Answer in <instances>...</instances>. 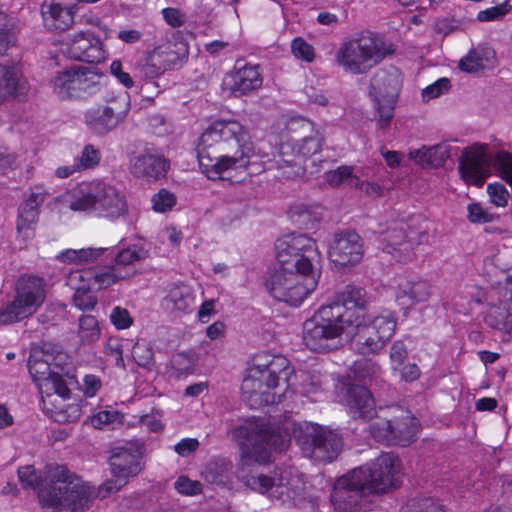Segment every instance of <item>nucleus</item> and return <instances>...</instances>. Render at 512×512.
Returning <instances> with one entry per match:
<instances>
[{
  "label": "nucleus",
  "mask_w": 512,
  "mask_h": 512,
  "mask_svg": "<svg viewBox=\"0 0 512 512\" xmlns=\"http://www.w3.org/2000/svg\"><path fill=\"white\" fill-rule=\"evenodd\" d=\"M106 251H108L107 248L68 249L61 253L59 258L63 262L85 265L93 263Z\"/></svg>",
  "instance_id": "nucleus-39"
},
{
  "label": "nucleus",
  "mask_w": 512,
  "mask_h": 512,
  "mask_svg": "<svg viewBox=\"0 0 512 512\" xmlns=\"http://www.w3.org/2000/svg\"><path fill=\"white\" fill-rule=\"evenodd\" d=\"M313 275H302L294 270L274 269L269 272L265 286L271 296L291 306H298L316 287Z\"/></svg>",
  "instance_id": "nucleus-15"
},
{
  "label": "nucleus",
  "mask_w": 512,
  "mask_h": 512,
  "mask_svg": "<svg viewBox=\"0 0 512 512\" xmlns=\"http://www.w3.org/2000/svg\"><path fill=\"white\" fill-rule=\"evenodd\" d=\"M196 152L201 172L212 181L231 170H248L255 157L263 165L270 162L268 154L255 151L249 130L234 119L212 122L199 137Z\"/></svg>",
  "instance_id": "nucleus-3"
},
{
  "label": "nucleus",
  "mask_w": 512,
  "mask_h": 512,
  "mask_svg": "<svg viewBox=\"0 0 512 512\" xmlns=\"http://www.w3.org/2000/svg\"><path fill=\"white\" fill-rule=\"evenodd\" d=\"M45 299L43 280L37 276H21L16 282V296L6 307H0V325L20 322L42 305Z\"/></svg>",
  "instance_id": "nucleus-12"
},
{
  "label": "nucleus",
  "mask_w": 512,
  "mask_h": 512,
  "mask_svg": "<svg viewBox=\"0 0 512 512\" xmlns=\"http://www.w3.org/2000/svg\"><path fill=\"white\" fill-rule=\"evenodd\" d=\"M119 417L117 412L111 411H100L91 418V424L97 429H102L105 425L114 423Z\"/></svg>",
  "instance_id": "nucleus-63"
},
{
  "label": "nucleus",
  "mask_w": 512,
  "mask_h": 512,
  "mask_svg": "<svg viewBox=\"0 0 512 512\" xmlns=\"http://www.w3.org/2000/svg\"><path fill=\"white\" fill-rule=\"evenodd\" d=\"M28 369L40 392L47 396L56 394L63 399H68L70 398L71 388L78 384L75 376H67V378L56 376L57 372H54L49 366V361L43 349H36L31 352Z\"/></svg>",
  "instance_id": "nucleus-16"
},
{
  "label": "nucleus",
  "mask_w": 512,
  "mask_h": 512,
  "mask_svg": "<svg viewBox=\"0 0 512 512\" xmlns=\"http://www.w3.org/2000/svg\"><path fill=\"white\" fill-rule=\"evenodd\" d=\"M468 219L473 224L493 221L492 214L488 213L480 203H470L467 207Z\"/></svg>",
  "instance_id": "nucleus-57"
},
{
  "label": "nucleus",
  "mask_w": 512,
  "mask_h": 512,
  "mask_svg": "<svg viewBox=\"0 0 512 512\" xmlns=\"http://www.w3.org/2000/svg\"><path fill=\"white\" fill-rule=\"evenodd\" d=\"M293 373L286 357L268 352L255 354L241 384L242 400L254 409L280 403L283 394L277 390L289 387Z\"/></svg>",
  "instance_id": "nucleus-6"
},
{
  "label": "nucleus",
  "mask_w": 512,
  "mask_h": 512,
  "mask_svg": "<svg viewBox=\"0 0 512 512\" xmlns=\"http://www.w3.org/2000/svg\"><path fill=\"white\" fill-rule=\"evenodd\" d=\"M399 472V458L393 453H382L371 463L338 478L331 493V503L340 512L352 511L362 498L395 489Z\"/></svg>",
  "instance_id": "nucleus-4"
},
{
  "label": "nucleus",
  "mask_w": 512,
  "mask_h": 512,
  "mask_svg": "<svg viewBox=\"0 0 512 512\" xmlns=\"http://www.w3.org/2000/svg\"><path fill=\"white\" fill-rule=\"evenodd\" d=\"M273 157L278 169L296 166L299 154H297L294 139L281 142L278 146L276 154H273Z\"/></svg>",
  "instance_id": "nucleus-43"
},
{
  "label": "nucleus",
  "mask_w": 512,
  "mask_h": 512,
  "mask_svg": "<svg viewBox=\"0 0 512 512\" xmlns=\"http://www.w3.org/2000/svg\"><path fill=\"white\" fill-rule=\"evenodd\" d=\"M97 209L107 218H117L128 212L126 199L113 186L102 181Z\"/></svg>",
  "instance_id": "nucleus-27"
},
{
  "label": "nucleus",
  "mask_w": 512,
  "mask_h": 512,
  "mask_svg": "<svg viewBox=\"0 0 512 512\" xmlns=\"http://www.w3.org/2000/svg\"><path fill=\"white\" fill-rule=\"evenodd\" d=\"M495 52L488 46H478L470 49L468 53L459 60L458 68L466 73H476L485 68L484 61L494 57Z\"/></svg>",
  "instance_id": "nucleus-34"
},
{
  "label": "nucleus",
  "mask_w": 512,
  "mask_h": 512,
  "mask_svg": "<svg viewBox=\"0 0 512 512\" xmlns=\"http://www.w3.org/2000/svg\"><path fill=\"white\" fill-rule=\"evenodd\" d=\"M144 452V443L131 440L124 446L116 447L109 458L111 472L114 477H120L122 483H127L129 477L137 476L142 470L140 459Z\"/></svg>",
  "instance_id": "nucleus-20"
},
{
  "label": "nucleus",
  "mask_w": 512,
  "mask_h": 512,
  "mask_svg": "<svg viewBox=\"0 0 512 512\" xmlns=\"http://www.w3.org/2000/svg\"><path fill=\"white\" fill-rule=\"evenodd\" d=\"M46 357L49 361V366L53 369L54 372H57L56 376H60V378H67V376H75L71 372V363L69 362V357L65 352L54 350L50 347L43 348Z\"/></svg>",
  "instance_id": "nucleus-42"
},
{
  "label": "nucleus",
  "mask_w": 512,
  "mask_h": 512,
  "mask_svg": "<svg viewBox=\"0 0 512 512\" xmlns=\"http://www.w3.org/2000/svg\"><path fill=\"white\" fill-rule=\"evenodd\" d=\"M490 156L484 145L466 148L459 160L461 178L470 185L481 187L489 175Z\"/></svg>",
  "instance_id": "nucleus-21"
},
{
  "label": "nucleus",
  "mask_w": 512,
  "mask_h": 512,
  "mask_svg": "<svg viewBox=\"0 0 512 512\" xmlns=\"http://www.w3.org/2000/svg\"><path fill=\"white\" fill-rule=\"evenodd\" d=\"M48 195L43 186H35L23 199L18 208L17 224H36L39 220L40 208Z\"/></svg>",
  "instance_id": "nucleus-29"
},
{
  "label": "nucleus",
  "mask_w": 512,
  "mask_h": 512,
  "mask_svg": "<svg viewBox=\"0 0 512 512\" xmlns=\"http://www.w3.org/2000/svg\"><path fill=\"white\" fill-rule=\"evenodd\" d=\"M367 304L368 296L366 290L360 286L348 284L338 293L337 301L322 305L315 313H320L322 309L334 306H343L346 310L362 313Z\"/></svg>",
  "instance_id": "nucleus-30"
},
{
  "label": "nucleus",
  "mask_w": 512,
  "mask_h": 512,
  "mask_svg": "<svg viewBox=\"0 0 512 512\" xmlns=\"http://www.w3.org/2000/svg\"><path fill=\"white\" fill-rule=\"evenodd\" d=\"M132 356L136 363L142 367H148L153 363L154 352L151 346L146 342L138 341L132 349Z\"/></svg>",
  "instance_id": "nucleus-51"
},
{
  "label": "nucleus",
  "mask_w": 512,
  "mask_h": 512,
  "mask_svg": "<svg viewBox=\"0 0 512 512\" xmlns=\"http://www.w3.org/2000/svg\"><path fill=\"white\" fill-rule=\"evenodd\" d=\"M73 303L80 310H92L97 304V297L91 293L90 288L79 287L74 293Z\"/></svg>",
  "instance_id": "nucleus-52"
},
{
  "label": "nucleus",
  "mask_w": 512,
  "mask_h": 512,
  "mask_svg": "<svg viewBox=\"0 0 512 512\" xmlns=\"http://www.w3.org/2000/svg\"><path fill=\"white\" fill-rule=\"evenodd\" d=\"M189 45L181 31H173L166 35L162 44V73L167 70H178L187 61Z\"/></svg>",
  "instance_id": "nucleus-24"
},
{
  "label": "nucleus",
  "mask_w": 512,
  "mask_h": 512,
  "mask_svg": "<svg viewBox=\"0 0 512 512\" xmlns=\"http://www.w3.org/2000/svg\"><path fill=\"white\" fill-rule=\"evenodd\" d=\"M110 320L117 329H127L133 323V319L128 310L120 306H116L112 309Z\"/></svg>",
  "instance_id": "nucleus-58"
},
{
  "label": "nucleus",
  "mask_w": 512,
  "mask_h": 512,
  "mask_svg": "<svg viewBox=\"0 0 512 512\" xmlns=\"http://www.w3.org/2000/svg\"><path fill=\"white\" fill-rule=\"evenodd\" d=\"M102 181L92 180L77 183L71 189L55 198V202L67 206L73 212H86L97 209Z\"/></svg>",
  "instance_id": "nucleus-22"
},
{
  "label": "nucleus",
  "mask_w": 512,
  "mask_h": 512,
  "mask_svg": "<svg viewBox=\"0 0 512 512\" xmlns=\"http://www.w3.org/2000/svg\"><path fill=\"white\" fill-rule=\"evenodd\" d=\"M450 87L451 84L448 78H440L422 90V98L425 101H429L448 92Z\"/></svg>",
  "instance_id": "nucleus-54"
},
{
  "label": "nucleus",
  "mask_w": 512,
  "mask_h": 512,
  "mask_svg": "<svg viewBox=\"0 0 512 512\" xmlns=\"http://www.w3.org/2000/svg\"><path fill=\"white\" fill-rule=\"evenodd\" d=\"M507 12L508 9L504 4L492 6L485 10L479 11L477 14V20L482 22L498 20L502 18Z\"/></svg>",
  "instance_id": "nucleus-62"
},
{
  "label": "nucleus",
  "mask_w": 512,
  "mask_h": 512,
  "mask_svg": "<svg viewBox=\"0 0 512 512\" xmlns=\"http://www.w3.org/2000/svg\"><path fill=\"white\" fill-rule=\"evenodd\" d=\"M232 436L241 448L238 468L241 482L251 490L267 495L272 501L295 504L302 492L297 480L280 471L265 475L257 469V465L269 462L272 450L284 451L289 445V438L272 430L263 420L236 427Z\"/></svg>",
  "instance_id": "nucleus-2"
},
{
  "label": "nucleus",
  "mask_w": 512,
  "mask_h": 512,
  "mask_svg": "<svg viewBox=\"0 0 512 512\" xmlns=\"http://www.w3.org/2000/svg\"><path fill=\"white\" fill-rule=\"evenodd\" d=\"M352 177L357 179L353 175V168L347 165H341L324 173V179L330 187H339L345 180Z\"/></svg>",
  "instance_id": "nucleus-50"
},
{
  "label": "nucleus",
  "mask_w": 512,
  "mask_h": 512,
  "mask_svg": "<svg viewBox=\"0 0 512 512\" xmlns=\"http://www.w3.org/2000/svg\"><path fill=\"white\" fill-rule=\"evenodd\" d=\"M162 17L168 25L174 28L181 27L186 20V14L178 8L162 9Z\"/></svg>",
  "instance_id": "nucleus-61"
},
{
  "label": "nucleus",
  "mask_w": 512,
  "mask_h": 512,
  "mask_svg": "<svg viewBox=\"0 0 512 512\" xmlns=\"http://www.w3.org/2000/svg\"><path fill=\"white\" fill-rule=\"evenodd\" d=\"M18 477L24 488L38 489L42 507L76 511L88 508L92 501L90 487L69 474L64 466H48L44 480L31 466H24L18 469Z\"/></svg>",
  "instance_id": "nucleus-5"
},
{
  "label": "nucleus",
  "mask_w": 512,
  "mask_h": 512,
  "mask_svg": "<svg viewBox=\"0 0 512 512\" xmlns=\"http://www.w3.org/2000/svg\"><path fill=\"white\" fill-rule=\"evenodd\" d=\"M486 322L494 329L509 333L512 331V312L507 305L492 307L486 316Z\"/></svg>",
  "instance_id": "nucleus-41"
},
{
  "label": "nucleus",
  "mask_w": 512,
  "mask_h": 512,
  "mask_svg": "<svg viewBox=\"0 0 512 512\" xmlns=\"http://www.w3.org/2000/svg\"><path fill=\"white\" fill-rule=\"evenodd\" d=\"M407 356L408 351L406 345L400 340L395 341L390 348V360L392 368L394 370H398L399 367L403 365Z\"/></svg>",
  "instance_id": "nucleus-59"
},
{
  "label": "nucleus",
  "mask_w": 512,
  "mask_h": 512,
  "mask_svg": "<svg viewBox=\"0 0 512 512\" xmlns=\"http://www.w3.org/2000/svg\"><path fill=\"white\" fill-rule=\"evenodd\" d=\"M78 335L82 343L92 344L100 337V328L97 319L92 315H83L79 318Z\"/></svg>",
  "instance_id": "nucleus-45"
},
{
  "label": "nucleus",
  "mask_w": 512,
  "mask_h": 512,
  "mask_svg": "<svg viewBox=\"0 0 512 512\" xmlns=\"http://www.w3.org/2000/svg\"><path fill=\"white\" fill-rule=\"evenodd\" d=\"M26 84L14 66L0 65V103L11 98L24 97L27 94Z\"/></svg>",
  "instance_id": "nucleus-28"
},
{
  "label": "nucleus",
  "mask_w": 512,
  "mask_h": 512,
  "mask_svg": "<svg viewBox=\"0 0 512 512\" xmlns=\"http://www.w3.org/2000/svg\"><path fill=\"white\" fill-rule=\"evenodd\" d=\"M380 411L383 416H377L369 425V433L376 441L405 447L416 440L419 423L408 409L395 405Z\"/></svg>",
  "instance_id": "nucleus-8"
},
{
  "label": "nucleus",
  "mask_w": 512,
  "mask_h": 512,
  "mask_svg": "<svg viewBox=\"0 0 512 512\" xmlns=\"http://www.w3.org/2000/svg\"><path fill=\"white\" fill-rule=\"evenodd\" d=\"M450 157V146L446 143L434 146H423L409 152V158L424 168H438L445 164Z\"/></svg>",
  "instance_id": "nucleus-32"
},
{
  "label": "nucleus",
  "mask_w": 512,
  "mask_h": 512,
  "mask_svg": "<svg viewBox=\"0 0 512 512\" xmlns=\"http://www.w3.org/2000/svg\"><path fill=\"white\" fill-rule=\"evenodd\" d=\"M328 257L337 268L359 263L363 257V243L359 234L353 229L336 232L329 244Z\"/></svg>",
  "instance_id": "nucleus-18"
},
{
  "label": "nucleus",
  "mask_w": 512,
  "mask_h": 512,
  "mask_svg": "<svg viewBox=\"0 0 512 512\" xmlns=\"http://www.w3.org/2000/svg\"><path fill=\"white\" fill-rule=\"evenodd\" d=\"M137 67L140 75L146 81H151L155 86H158L157 80L160 77V46L145 51Z\"/></svg>",
  "instance_id": "nucleus-36"
},
{
  "label": "nucleus",
  "mask_w": 512,
  "mask_h": 512,
  "mask_svg": "<svg viewBox=\"0 0 512 512\" xmlns=\"http://www.w3.org/2000/svg\"><path fill=\"white\" fill-rule=\"evenodd\" d=\"M59 45L60 52L74 61L93 64L100 63L106 58L102 41L90 30L68 35L60 41Z\"/></svg>",
  "instance_id": "nucleus-17"
},
{
  "label": "nucleus",
  "mask_w": 512,
  "mask_h": 512,
  "mask_svg": "<svg viewBox=\"0 0 512 512\" xmlns=\"http://www.w3.org/2000/svg\"><path fill=\"white\" fill-rule=\"evenodd\" d=\"M302 125L309 130V134L303 136L300 140H294V143L299 157L307 159L321 151L324 138L310 120H303Z\"/></svg>",
  "instance_id": "nucleus-33"
},
{
  "label": "nucleus",
  "mask_w": 512,
  "mask_h": 512,
  "mask_svg": "<svg viewBox=\"0 0 512 512\" xmlns=\"http://www.w3.org/2000/svg\"><path fill=\"white\" fill-rule=\"evenodd\" d=\"M110 73L125 88L130 89L134 86V81L129 73L123 71L122 62L120 60L112 61L110 65Z\"/></svg>",
  "instance_id": "nucleus-60"
},
{
  "label": "nucleus",
  "mask_w": 512,
  "mask_h": 512,
  "mask_svg": "<svg viewBox=\"0 0 512 512\" xmlns=\"http://www.w3.org/2000/svg\"><path fill=\"white\" fill-rule=\"evenodd\" d=\"M293 55L304 62L311 63L315 58V49L302 37H296L291 42Z\"/></svg>",
  "instance_id": "nucleus-49"
},
{
  "label": "nucleus",
  "mask_w": 512,
  "mask_h": 512,
  "mask_svg": "<svg viewBox=\"0 0 512 512\" xmlns=\"http://www.w3.org/2000/svg\"><path fill=\"white\" fill-rule=\"evenodd\" d=\"M431 294V285L426 280L417 278L399 283L395 297L399 305L409 309L417 303L427 301Z\"/></svg>",
  "instance_id": "nucleus-26"
},
{
  "label": "nucleus",
  "mask_w": 512,
  "mask_h": 512,
  "mask_svg": "<svg viewBox=\"0 0 512 512\" xmlns=\"http://www.w3.org/2000/svg\"><path fill=\"white\" fill-rule=\"evenodd\" d=\"M294 436L303 455L317 462L330 463L342 450L341 437L331 429L305 422L294 429Z\"/></svg>",
  "instance_id": "nucleus-9"
},
{
  "label": "nucleus",
  "mask_w": 512,
  "mask_h": 512,
  "mask_svg": "<svg viewBox=\"0 0 512 512\" xmlns=\"http://www.w3.org/2000/svg\"><path fill=\"white\" fill-rule=\"evenodd\" d=\"M102 77L88 67L73 65L56 72L51 86L61 100H85L99 91Z\"/></svg>",
  "instance_id": "nucleus-10"
},
{
  "label": "nucleus",
  "mask_w": 512,
  "mask_h": 512,
  "mask_svg": "<svg viewBox=\"0 0 512 512\" xmlns=\"http://www.w3.org/2000/svg\"><path fill=\"white\" fill-rule=\"evenodd\" d=\"M198 357L195 351L188 350L175 353L171 358V368L177 373V376L187 375L194 371Z\"/></svg>",
  "instance_id": "nucleus-44"
},
{
  "label": "nucleus",
  "mask_w": 512,
  "mask_h": 512,
  "mask_svg": "<svg viewBox=\"0 0 512 512\" xmlns=\"http://www.w3.org/2000/svg\"><path fill=\"white\" fill-rule=\"evenodd\" d=\"M199 447V442L196 438H185L178 442L174 449L182 457H186L194 452Z\"/></svg>",
  "instance_id": "nucleus-64"
},
{
  "label": "nucleus",
  "mask_w": 512,
  "mask_h": 512,
  "mask_svg": "<svg viewBox=\"0 0 512 512\" xmlns=\"http://www.w3.org/2000/svg\"><path fill=\"white\" fill-rule=\"evenodd\" d=\"M391 45L373 34H361L345 39L335 53V60L344 72L354 75L366 74L393 54Z\"/></svg>",
  "instance_id": "nucleus-7"
},
{
  "label": "nucleus",
  "mask_w": 512,
  "mask_h": 512,
  "mask_svg": "<svg viewBox=\"0 0 512 512\" xmlns=\"http://www.w3.org/2000/svg\"><path fill=\"white\" fill-rule=\"evenodd\" d=\"M232 469V463L223 458H217L210 460L204 471V479L218 486H224L229 480V473Z\"/></svg>",
  "instance_id": "nucleus-37"
},
{
  "label": "nucleus",
  "mask_w": 512,
  "mask_h": 512,
  "mask_svg": "<svg viewBox=\"0 0 512 512\" xmlns=\"http://www.w3.org/2000/svg\"><path fill=\"white\" fill-rule=\"evenodd\" d=\"M129 111V94L109 91L103 97L102 103L84 112V122L92 133L104 136L122 124Z\"/></svg>",
  "instance_id": "nucleus-11"
},
{
  "label": "nucleus",
  "mask_w": 512,
  "mask_h": 512,
  "mask_svg": "<svg viewBox=\"0 0 512 512\" xmlns=\"http://www.w3.org/2000/svg\"><path fill=\"white\" fill-rule=\"evenodd\" d=\"M405 231L403 226H394L387 229L382 239V249L387 253H393L394 250L403 246L406 247Z\"/></svg>",
  "instance_id": "nucleus-46"
},
{
  "label": "nucleus",
  "mask_w": 512,
  "mask_h": 512,
  "mask_svg": "<svg viewBox=\"0 0 512 512\" xmlns=\"http://www.w3.org/2000/svg\"><path fill=\"white\" fill-rule=\"evenodd\" d=\"M130 171L137 178L156 180L160 174V155L156 148H146L131 161Z\"/></svg>",
  "instance_id": "nucleus-31"
},
{
  "label": "nucleus",
  "mask_w": 512,
  "mask_h": 512,
  "mask_svg": "<svg viewBox=\"0 0 512 512\" xmlns=\"http://www.w3.org/2000/svg\"><path fill=\"white\" fill-rule=\"evenodd\" d=\"M322 213L321 205L298 203L289 208L287 216L293 224H317L322 220Z\"/></svg>",
  "instance_id": "nucleus-35"
},
{
  "label": "nucleus",
  "mask_w": 512,
  "mask_h": 512,
  "mask_svg": "<svg viewBox=\"0 0 512 512\" xmlns=\"http://www.w3.org/2000/svg\"><path fill=\"white\" fill-rule=\"evenodd\" d=\"M422 227L423 226H406V228H404L406 239L405 251L428 241V234L426 231L422 230Z\"/></svg>",
  "instance_id": "nucleus-53"
},
{
  "label": "nucleus",
  "mask_w": 512,
  "mask_h": 512,
  "mask_svg": "<svg viewBox=\"0 0 512 512\" xmlns=\"http://www.w3.org/2000/svg\"><path fill=\"white\" fill-rule=\"evenodd\" d=\"M400 88V72L396 68L379 69L370 80L369 94L377 110L380 129H386L394 117Z\"/></svg>",
  "instance_id": "nucleus-14"
},
{
  "label": "nucleus",
  "mask_w": 512,
  "mask_h": 512,
  "mask_svg": "<svg viewBox=\"0 0 512 512\" xmlns=\"http://www.w3.org/2000/svg\"><path fill=\"white\" fill-rule=\"evenodd\" d=\"M487 192L490 196L491 202L498 207L507 205L509 193L506 187L498 182L490 183L487 187Z\"/></svg>",
  "instance_id": "nucleus-55"
},
{
  "label": "nucleus",
  "mask_w": 512,
  "mask_h": 512,
  "mask_svg": "<svg viewBox=\"0 0 512 512\" xmlns=\"http://www.w3.org/2000/svg\"><path fill=\"white\" fill-rule=\"evenodd\" d=\"M349 414L353 419L370 421L377 418L375 401L371 392L362 385H352L347 392Z\"/></svg>",
  "instance_id": "nucleus-25"
},
{
  "label": "nucleus",
  "mask_w": 512,
  "mask_h": 512,
  "mask_svg": "<svg viewBox=\"0 0 512 512\" xmlns=\"http://www.w3.org/2000/svg\"><path fill=\"white\" fill-rule=\"evenodd\" d=\"M77 10V4L65 6L55 0L44 1L40 6L44 28L51 33L68 31L74 25Z\"/></svg>",
  "instance_id": "nucleus-23"
},
{
  "label": "nucleus",
  "mask_w": 512,
  "mask_h": 512,
  "mask_svg": "<svg viewBox=\"0 0 512 512\" xmlns=\"http://www.w3.org/2000/svg\"><path fill=\"white\" fill-rule=\"evenodd\" d=\"M80 171L94 169L101 161V152L92 144L84 146L81 155L75 159Z\"/></svg>",
  "instance_id": "nucleus-48"
},
{
  "label": "nucleus",
  "mask_w": 512,
  "mask_h": 512,
  "mask_svg": "<svg viewBox=\"0 0 512 512\" xmlns=\"http://www.w3.org/2000/svg\"><path fill=\"white\" fill-rule=\"evenodd\" d=\"M174 487L179 493L185 495H197L202 492V484L186 476H180L174 483Z\"/></svg>",
  "instance_id": "nucleus-56"
},
{
  "label": "nucleus",
  "mask_w": 512,
  "mask_h": 512,
  "mask_svg": "<svg viewBox=\"0 0 512 512\" xmlns=\"http://www.w3.org/2000/svg\"><path fill=\"white\" fill-rule=\"evenodd\" d=\"M139 260V255L135 250L130 248L122 249L111 257L109 264L117 273L123 274V280L131 278L136 269L134 263Z\"/></svg>",
  "instance_id": "nucleus-38"
},
{
  "label": "nucleus",
  "mask_w": 512,
  "mask_h": 512,
  "mask_svg": "<svg viewBox=\"0 0 512 512\" xmlns=\"http://www.w3.org/2000/svg\"><path fill=\"white\" fill-rule=\"evenodd\" d=\"M263 76L258 64L237 60L234 67L226 73L223 85L234 97L247 96L262 87Z\"/></svg>",
  "instance_id": "nucleus-19"
},
{
  "label": "nucleus",
  "mask_w": 512,
  "mask_h": 512,
  "mask_svg": "<svg viewBox=\"0 0 512 512\" xmlns=\"http://www.w3.org/2000/svg\"><path fill=\"white\" fill-rule=\"evenodd\" d=\"M397 325L392 312L365 318L343 306L324 308L303 324V342L314 352H326L341 344L343 335L353 336L355 351L365 357L379 354L391 340Z\"/></svg>",
  "instance_id": "nucleus-1"
},
{
  "label": "nucleus",
  "mask_w": 512,
  "mask_h": 512,
  "mask_svg": "<svg viewBox=\"0 0 512 512\" xmlns=\"http://www.w3.org/2000/svg\"><path fill=\"white\" fill-rule=\"evenodd\" d=\"M276 259L280 270H294L302 275H313L312 257L315 242L303 234H289L275 243Z\"/></svg>",
  "instance_id": "nucleus-13"
},
{
  "label": "nucleus",
  "mask_w": 512,
  "mask_h": 512,
  "mask_svg": "<svg viewBox=\"0 0 512 512\" xmlns=\"http://www.w3.org/2000/svg\"><path fill=\"white\" fill-rule=\"evenodd\" d=\"M105 268L102 272L92 273L89 278L93 285L97 286V289H105L123 281L124 275L114 271L110 264L106 265Z\"/></svg>",
  "instance_id": "nucleus-47"
},
{
  "label": "nucleus",
  "mask_w": 512,
  "mask_h": 512,
  "mask_svg": "<svg viewBox=\"0 0 512 512\" xmlns=\"http://www.w3.org/2000/svg\"><path fill=\"white\" fill-rule=\"evenodd\" d=\"M193 300L194 296L190 287L184 284L173 286L165 297L167 304H171L172 308L179 311L188 310Z\"/></svg>",
  "instance_id": "nucleus-40"
}]
</instances>
